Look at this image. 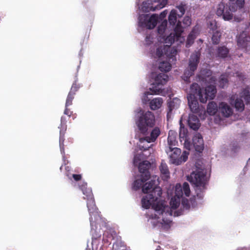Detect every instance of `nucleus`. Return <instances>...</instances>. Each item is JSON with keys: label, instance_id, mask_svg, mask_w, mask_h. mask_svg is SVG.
Here are the masks:
<instances>
[{"label": "nucleus", "instance_id": "nucleus-50", "mask_svg": "<svg viewBox=\"0 0 250 250\" xmlns=\"http://www.w3.org/2000/svg\"><path fill=\"white\" fill-rule=\"evenodd\" d=\"M68 106H65V110L64 111V114L67 115L68 117H71L73 114V111H71Z\"/></svg>", "mask_w": 250, "mask_h": 250}, {"label": "nucleus", "instance_id": "nucleus-11", "mask_svg": "<svg viewBox=\"0 0 250 250\" xmlns=\"http://www.w3.org/2000/svg\"><path fill=\"white\" fill-rule=\"evenodd\" d=\"M250 89L248 87L244 89L242 93L241 98H237L234 101V105L236 110L242 112L244 110L245 104L242 98L245 100L246 104L250 102Z\"/></svg>", "mask_w": 250, "mask_h": 250}, {"label": "nucleus", "instance_id": "nucleus-15", "mask_svg": "<svg viewBox=\"0 0 250 250\" xmlns=\"http://www.w3.org/2000/svg\"><path fill=\"white\" fill-rule=\"evenodd\" d=\"M237 44L239 48L247 50L250 46V36L245 31L240 33L237 38Z\"/></svg>", "mask_w": 250, "mask_h": 250}, {"label": "nucleus", "instance_id": "nucleus-53", "mask_svg": "<svg viewBox=\"0 0 250 250\" xmlns=\"http://www.w3.org/2000/svg\"><path fill=\"white\" fill-rule=\"evenodd\" d=\"M110 234L111 235V237H112L111 239H113L115 236L116 235V233L115 231L111 230Z\"/></svg>", "mask_w": 250, "mask_h": 250}, {"label": "nucleus", "instance_id": "nucleus-39", "mask_svg": "<svg viewBox=\"0 0 250 250\" xmlns=\"http://www.w3.org/2000/svg\"><path fill=\"white\" fill-rule=\"evenodd\" d=\"M228 83V81L226 76L224 75H221L219 81V86L223 88Z\"/></svg>", "mask_w": 250, "mask_h": 250}, {"label": "nucleus", "instance_id": "nucleus-47", "mask_svg": "<svg viewBox=\"0 0 250 250\" xmlns=\"http://www.w3.org/2000/svg\"><path fill=\"white\" fill-rule=\"evenodd\" d=\"M182 204L184 208L186 209H188L190 208V205L187 199L183 200L182 201Z\"/></svg>", "mask_w": 250, "mask_h": 250}, {"label": "nucleus", "instance_id": "nucleus-28", "mask_svg": "<svg viewBox=\"0 0 250 250\" xmlns=\"http://www.w3.org/2000/svg\"><path fill=\"white\" fill-rule=\"evenodd\" d=\"M218 111L217 104L214 102H209L207 106V112L209 115H214Z\"/></svg>", "mask_w": 250, "mask_h": 250}, {"label": "nucleus", "instance_id": "nucleus-33", "mask_svg": "<svg viewBox=\"0 0 250 250\" xmlns=\"http://www.w3.org/2000/svg\"><path fill=\"white\" fill-rule=\"evenodd\" d=\"M82 86L81 83H78V80L77 78L73 82L69 92H71V93L76 94V92L78 91L80 88Z\"/></svg>", "mask_w": 250, "mask_h": 250}, {"label": "nucleus", "instance_id": "nucleus-45", "mask_svg": "<svg viewBox=\"0 0 250 250\" xmlns=\"http://www.w3.org/2000/svg\"><path fill=\"white\" fill-rule=\"evenodd\" d=\"M142 158V156L141 154H136L134 156V159H133V164L134 166H137L138 164L139 165L141 163H139V162L141 161Z\"/></svg>", "mask_w": 250, "mask_h": 250}, {"label": "nucleus", "instance_id": "nucleus-1", "mask_svg": "<svg viewBox=\"0 0 250 250\" xmlns=\"http://www.w3.org/2000/svg\"><path fill=\"white\" fill-rule=\"evenodd\" d=\"M142 191L144 193L147 194L142 199V207L147 209L152 206L156 212L154 214H148L149 218L152 219L159 218V215L162 214L165 210L164 203L157 201L162 194L161 188L156 186L154 180H151L143 186Z\"/></svg>", "mask_w": 250, "mask_h": 250}, {"label": "nucleus", "instance_id": "nucleus-44", "mask_svg": "<svg viewBox=\"0 0 250 250\" xmlns=\"http://www.w3.org/2000/svg\"><path fill=\"white\" fill-rule=\"evenodd\" d=\"M177 8L179 12V13H177V16L179 17H181L185 13V9L184 7V5L181 4L180 5L177 6Z\"/></svg>", "mask_w": 250, "mask_h": 250}, {"label": "nucleus", "instance_id": "nucleus-55", "mask_svg": "<svg viewBox=\"0 0 250 250\" xmlns=\"http://www.w3.org/2000/svg\"><path fill=\"white\" fill-rule=\"evenodd\" d=\"M239 148V147L238 146H233V148H232V150L234 152H236L237 149H238Z\"/></svg>", "mask_w": 250, "mask_h": 250}, {"label": "nucleus", "instance_id": "nucleus-38", "mask_svg": "<svg viewBox=\"0 0 250 250\" xmlns=\"http://www.w3.org/2000/svg\"><path fill=\"white\" fill-rule=\"evenodd\" d=\"M75 94L73 93H71V92H69L67 95L65 106H69L72 104V101L74 98Z\"/></svg>", "mask_w": 250, "mask_h": 250}, {"label": "nucleus", "instance_id": "nucleus-21", "mask_svg": "<svg viewBox=\"0 0 250 250\" xmlns=\"http://www.w3.org/2000/svg\"><path fill=\"white\" fill-rule=\"evenodd\" d=\"M188 123L189 127L194 130L198 129L200 126L199 119L197 116L192 114L189 115Z\"/></svg>", "mask_w": 250, "mask_h": 250}, {"label": "nucleus", "instance_id": "nucleus-20", "mask_svg": "<svg viewBox=\"0 0 250 250\" xmlns=\"http://www.w3.org/2000/svg\"><path fill=\"white\" fill-rule=\"evenodd\" d=\"M188 101V104L190 109V111L197 114L202 113L201 108L200 107L197 98H187Z\"/></svg>", "mask_w": 250, "mask_h": 250}, {"label": "nucleus", "instance_id": "nucleus-62", "mask_svg": "<svg viewBox=\"0 0 250 250\" xmlns=\"http://www.w3.org/2000/svg\"><path fill=\"white\" fill-rule=\"evenodd\" d=\"M249 25L250 26V22H249Z\"/></svg>", "mask_w": 250, "mask_h": 250}, {"label": "nucleus", "instance_id": "nucleus-57", "mask_svg": "<svg viewBox=\"0 0 250 250\" xmlns=\"http://www.w3.org/2000/svg\"><path fill=\"white\" fill-rule=\"evenodd\" d=\"M237 76L240 77L241 79L243 80L244 76L242 73L239 74L237 75Z\"/></svg>", "mask_w": 250, "mask_h": 250}, {"label": "nucleus", "instance_id": "nucleus-2", "mask_svg": "<svg viewBox=\"0 0 250 250\" xmlns=\"http://www.w3.org/2000/svg\"><path fill=\"white\" fill-rule=\"evenodd\" d=\"M188 180L195 185L196 196L198 199L203 198V193L206 189V174L203 169H199L193 171Z\"/></svg>", "mask_w": 250, "mask_h": 250}, {"label": "nucleus", "instance_id": "nucleus-32", "mask_svg": "<svg viewBox=\"0 0 250 250\" xmlns=\"http://www.w3.org/2000/svg\"><path fill=\"white\" fill-rule=\"evenodd\" d=\"M177 12L176 10H172L168 16V21L170 24L174 25L177 21Z\"/></svg>", "mask_w": 250, "mask_h": 250}, {"label": "nucleus", "instance_id": "nucleus-31", "mask_svg": "<svg viewBox=\"0 0 250 250\" xmlns=\"http://www.w3.org/2000/svg\"><path fill=\"white\" fill-rule=\"evenodd\" d=\"M171 68V65L167 62L163 61L160 63L159 69L162 72H168Z\"/></svg>", "mask_w": 250, "mask_h": 250}, {"label": "nucleus", "instance_id": "nucleus-7", "mask_svg": "<svg viewBox=\"0 0 250 250\" xmlns=\"http://www.w3.org/2000/svg\"><path fill=\"white\" fill-rule=\"evenodd\" d=\"M168 80L167 75L164 73H160L155 78V82L153 83L151 87L149 88V91L146 92L145 94L146 96L148 95L160 94L162 92V86L165 84Z\"/></svg>", "mask_w": 250, "mask_h": 250}, {"label": "nucleus", "instance_id": "nucleus-18", "mask_svg": "<svg viewBox=\"0 0 250 250\" xmlns=\"http://www.w3.org/2000/svg\"><path fill=\"white\" fill-rule=\"evenodd\" d=\"M170 47L169 46H163L157 48L156 51V56L157 57L160 58L161 57L166 55L169 61L170 59H173V55L172 54V51H170Z\"/></svg>", "mask_w": 250, "mask_h": 250}, {"label": "nucleus", "instance_id": "nucleus-36", "mask_svg": "<svg viewBox=\"0 0 250 250\" xmlns=\"http://www.w3.org/2000/svg\"><path fill=\"white\" fill-rule=\"evenodd\" d=\"M172 131H169L168 133V136L167 138V142L169 145L168 147H172L173 146L175 145V136L173 135Z\"/></svg>", "mask_w": 250, "mask_h": 250}, {"label": "nucleus", "instance_id": "nucleus-43", "mask_svg": "<svg viewBox=\"0 0 250 250\" xmlns=\"http://www.w3.org/2000/svg\"><path fill=\"white\" fill-rule=\"evenodd\" d=\"M167 25V21H164L158 27V32L159 34H162L166 30Z\"/></svg>", "mask_w": 250, "mask_h": 250}, {"label": "nucleus", "instance_id": "nucleus-30", "mask_svg": "<svg viewBox=\"0 0 250 250\" xmlns=\"http://www.w3.org/2000/svg\"><path fill=\"white\" fill-rule=\"evenodd\" d=\"M179 37H177L175 33H171L165 39V43L168 44L166 46H169L175 42V40L178 41Z\"/></svg>", "mask_w": 250, "mask_h": 250}, {"label": "nucleus", "instance_id": "nucleus-29", "mask_svg": "<svg viewBox=\"0 0 250 250\" xmlns=\"http://www.w3.org/2000/svg\"><path fill=\"white\" fill-rule=\"evenodd\" d=\"M196 32L194 29H193L187 37V41L186 42V47L188 48L192 45V44L194 42V40L196 39Z\"/></svg>", "mask_w": 250, "mask_h": 250}, {"label": "nucleus", "instance_id": "nucleus-3", "mask_svg": "<svg viewBox=\"0 0 250 250\" xmlns=\"http://www.w3.org/2000/svg\"><path fill=\"white\" fill-rule=\"evenodd\" d=\"M151 163L148 161H144L138 166L139 171L140 173V178L135 180L132 184V189L137 191L142 188L144 184L150 178L149 169Z\"/></svg>", "mask_w": 250, "mask_h": 250}, {"label": "nucleus", "instance_id": "nucleus-6", "mask_svg": "<svg viewBox=\"0 0 250 250\" xmlns=\"http://www.w3.org/2000/svg\"><path fill=\"white\" fill-rule=\"evenodd\" d=\"M166 151L169 155L170 163L176 165H180L186 162L189 154L188 152L184 151L181 155V150L178 147H168Z\"/></svg>", "mask_w": 250, "mask_h": 250}, {"label": "nucleus", "instance_id": "nucleus-12", "mask_svg": "<svg viewBox=\"0 0 250 250\" xmlns=\"http://www.w3.org/2000/svg\"><path fill=\"white\" fill-rule=\"evenodd\" d=\"M88 194L86 195L87 202V207L89 211V213L90 215L89 218L90 225L91 227L94 225V221L93 220L92 215H98V208L96 206L95 200L92 194V191L88 190L87 191Z\"/></svg>", "mask_w": 250, "mask_h": 250}, {"label": "nucleus", "instance_id": "nucleus-58", "mask_svg": "<svg viewBox=\"0 0 250 250\" xmlns=\"http://www.w3.org/2000/svg\"><path fill=\"white\" fill-rule=\"evenodd\" d=\"M170 215H172V211H170Z\"/></svg>", "mask_w": 250, "mask_h": 250}, {"label": "nucleus", "instance_id": "nucleus-8", "mask_svg": "<svg viewBox=\"0 0 250 250\" xmlns=\"http://www.w3.org/2000/svg\"><path fill=\"white\" fill-rule=\"evenodd\" d=\"M236 9L235 6L221 2L217 6L216 13L218 16H222L225 21H229L232 19V12L235 11Z\"/></svg>", "mask_w": 250, "mask_h": 250}, {"label": "nucleus", "instance_id": "nucleus-52", "mask_svg": "<svg viewBox=\"0 0 250 250\" xmlns=\"http://www.w3.org/2000/svg\"><path fill=\"white\" fill-rule=\"evenodd\" d=\"M72 177L75 181H79L82 179V176L81 174H72Z\"/></svg>", "mask_w": 250, "mask_h": 250}, {"label": "nucleus", "instance_id": "nucleus-24", "mask_svg": "<svg viewBox=\"0 0 250 250\" xmlns=\"http://www.w3.org/2000/svg\"><path fill=\"white\" fill-rule=\"evenodd\" d=\"M212 30V41L214 44H218L220 41L221 33L220 31L217 30V26L214 25L211 27Z\"/></svg>", "mask_w": 250, "mask_h": 250}, {"label": "nucleus", "instance_id": "nucleus-22", "mask_svg": "<svg viewBox=\"0 0 250 250\" xmlns=\"http://www.w3.org/2000/svg\"><path fill=\"white\" fill-rule=\"evenodd\" d=\"M219 110L222 115L225 117H229L233 113L232 109L225 102H221L219 104Z\"/></svg>", "mask_w": 250, "mask_h": 250}, {"label": "nucleus", "instance_id": "nucleus-60", "mask_svg": "<svg viewBox=\"0 0 250 250\" xmlns=\"http://www.w3.org/2000/svg\"><path fill=\"white\" fill-rule=\"evenodd\" d=\"M213 25V24L211 23H210V26H212Z\"/></svg>", "mask_w": 250, "mask_h": 250}, {"label": "nucleus", "instance_id": "nucleus-23", "mask_svg": "<svg viewBox=\"0 0 250 250\" xmlns=\"http://www.w3.org/2000/svg\"><path fill=\"white\" fill-rule=\"evenodd\" d=\"M159 169L162 174V178L164 180H167L170 177V172L167 165L164 163V161H162L161 165L159 167Z\"/></svg>", "mask_w": 250, "mask_h": 250}, {"label": "nucleus", "instance_id": "nucleus-42", "mask_svg": "<svg viewBox=\"0 0 250 250\" xmlns=\"http://www.w3.org/2000/svg\"><path fill=\"white\" fill-rule=\"evenodd\" d=\"M79 187L83 191V194L86 196L88 194L87 191L88 190L91 191L90 189L87 188V183L84 182H83L80 184Z\"/></svg>", "mask_w": 250, "mask_h": 250}, {"label": "nucleus", "instance_id": "nucleus-48", "mask_svg": "<svg viewBox=\"0 0 250 250\" xmlns=\"http://www.w3.org/2000/svg\"><path fill=\"white\" fill-rule=\"evenodd\" d=\"M207 78L208 80L207 79V78H205V80H204V78H203L202 81H205L206 82H207L208 80L209 81V83H214L216 81V79L214 77L212 76H209L208 75L207 77Z\"/></svg>", "mask_w": 250, "mask_h": 250}, {"label": "nucleus", "instance_id": "nucleus-46", "mask_svg": "<svg viewBox=\"0 0 250 250\" xmlns=\"http://www.w3.org/2000/svg\"><path fill=\"white\" fill-rule=\"evenodd\" d=\"M183 24L186 26H188L190 25L191 23V18L188 16L185 17L183 21Z\"/></svg>", "mask_w": 250, "mask_h": 250}, {"label": "nucleus", "instance_id": "nucleus-35", "mask_svg": "<svg viewBox=\"0 0 250 250\" xmlns=\"http://www.w3.org/2000/svg\"><path fill=\"white\" fill-rule=\"evenodd\" d=\"M183 30L181 26V23L180 21L177 23V24L174 28V32L176 35L177 37H180Z\"/></svg>", "mask_w": 250, "mask_h": 250}, {"label": "nucleus", "instance_id": "nucleus-41", "mask_svg": "<svg viewBox=\"0 0 250 250\" xmlns=\"http://www.w3.org/2000/svg\"><path fill=\"white\" fill-rule=\"evenodd\" d=\"M170 205L172 209H175L179 207L180 201L179 200L172 198L170 201Z\"/></svg>", "mask_w": 250, "mask_h": 250}, {"label": "nucleus", "instance_id": "nucleus-54", "mask_svg": "<svg viewBox=\"0 0 250 250\" xmlns=\"http://www.w3.org/2000/svg\"><path fill=\"white\" fill-rule=\"evenodd\" d=\"M243 19V18H242L241 17H239V18H236L235 17H234L235 21H237V22H239V21H242Z\"/></svg>", "mask_w": 250, "mask_h": 250}, {"label": "nucleus", "instance_id": "nucleus-13", "mask_svg": "<svg viewBox=\"0 0 250 250\" xmlns=\"http://www.w3.org/2000/svg\"><path fill=\"white\" fill-rule=\"evenodd\" d=\"M217 90L216 86L210 84L207 86L205 89H203V93L200 98V102L206 103L208 100L213 99L216 95Z\"/></svg>", "mask_w": 250, "mask_h": 250}, {"label": "nucleus", "instance_id": "nucleus-14", "mask_svg": "<svg viewBox=\"0 0 250 250\" xmlns=\"http://www.w3.org/2000/svg\"><path fill=\"white\" fill-rule=\"evenodd\" d=\"M67 120L65 117L62 116L61 119L60 128L59 145L62 153L64 154V136L67 129Z\"/></svg>", "mask_w": 250, "mask_h": 250}, {"label": "nucleus", "instance_id": "nucleus-25", "mask_svg": "<svg viewBox=\"0 0 250 250\" xmlns=\"http://www.w3.org/2000/svg\"><path fill=\"white\" fill-rule=\"evenodd\" d=\"M160 134V129L156 127L151 131L150 136H147L145 137V140L148 143L154 142L155 141L157 137Z\"/></svg>", "mask_w": 250, "mask_h": 250}, {"label": "nucleus", "instance_id": "nucleus-56", "mask_svg": "<svg viewBox=\"0 0 250 250\" xmlns=\"http://www.w3.org/2000/svg\"><path fill=\"white\" fill-rule=\"evenodd\" d=\"M181 214H182V213H181V212H175L174 213V216H178L180 215Z\"/></svg>", "mask_w": 250, "mask_h": 250}, {"label": "nucleus", "instance_id": "nucleus-19", "mask_svg": "<svg viewBox=\"0 0 250 250\" xmlns=\"http://www.w3.org/2000/svg\"><path fill=\"white\" fill-rule=\"evenodd\" d=\"M184 193L186 196H189L190 195V188L189 185L188 183L185 182L183 185V188H181V185L178 184L176 186L175 194L178 198L182 196L183 193Z\"/></svg>", "mask_w": 250, "mask_h": 250}, {"label": "nucleus", "instance_id": "nucleus-17", "mask_svg": "<svg viewBox=\"0 0 250 250\" xmlns=\"http://www.w3.org/2000/svg\"><path fill=\"white\" fill-rule=\"evenodd\" d=\"M192 142L195 150L202 152L204 148V144L201 135L199 133L196 134L192 139Z\"/></svg>", "mask_w": 250, "mask_h": 250}, {"label": "nucleus", "instance_id": "nucleus-4", "mask_svg": "<svg viewBox=\"0 0 250 250\" xmlns=\"http://www.w3.org/2000/svg\"><path fill=\"white\" fill-rule=\"evenodd\" d=\"M155 123V119L154 114L149 111L143 112L139 117L136 122V125L140 132L145 134L147 130L148 127H153Z\"/></svg>", "mask_w": 250, "mask_h": 250}, {"label": "nucleus", "instance_id": "nucleus-40", "mask_svg": "<svg viewBox=\"0 0 250 250\" xmlns=\"http://www.w3.org/2000/svg\"><path fill=\"white\" fill-rule=\"evenodd\" d=\"M174 101H175V103H178V104H179V103L180 102V100L179 99H176L174 100L170 101L168 104V112L167 113V115L169 113H171V111H172V110L175 108V104H174V103H175Z\"/></svg>", "mask_w": 250, "mask_h": 250}, {"label": "nucleus", "instance_id": "nucleus-16", "mask_svg": "<svg viewBox=\"0 0 250 250\" xmlns=\"http://www.w3.org/2000/svg\"><path fill=\"white\" fill-rule=\"evenodd\" d=\"M203 93V88H201L200 85L196 83H193L190 87L189 93L188 95L187 98H197L198 97L200 101L201 96H202Z\"/></svg>", "mask_w": 250, "mask_h": 250}, {"label": "nucleus", "instance_id": "nucleus-37", "mask_svg": "<svg viewBox=\"0 0 250 250\" xmlns=\"http://www.w3.org/2000/svg\"><path fill=\"white\" fill-rule=\"evenodd\" d=\"M232 4V5L235 6V7L242 8L245 4V0H229Z\"/></svg>", "mask_w": 250, "mask_h": 250}, {"label": "nucleus", "instance_id": "nucleus-61", "mask_svg": "<svg viewBox=\"0 0 250 250\" xmlns=\"http://www.w3.org/2000/svg\"><path fill=\"white\" fill-rule=\"evenodd\" d=\"M62 166L60 167V169H62Z\"/></svg>", "mask_w": 250, "mask_h": 250}, {"label": "nucleus", "instance_id": "nucleus-51", "mask_svg": "<svg viewBox=\"0 0 250 250\" xmlns=\"http://www.w3.org/2000/svg\"><path fill=\"white\" fill-rule=\"evenodd\" d=\"M184 141V147L188 150H189L190 149V143L187 139H186L185 140H183Z\"/></svg>", "mask_w": 250, "mask_h": 250}, {"label": "nucleus", "instance_id": "nucleus-59", "mask_svg": "<svg viewBox=\"0 0 250 250\" xmlns=\"http://www.w3.org/2000/svg\"><path fill=\"white\" fill-rule=\"evenodd\" d=\"M163 14V15H165V12H164L163 13H161V15H162Z\"/></svg>", "mask_w": 250, "mask_h": 250}, {"label": "nucleus", "instance_id": "nucleus-49", "mask_svg": "<svg viewBox=\"0 0 250 250\" xmlns=\"http://www.w3.org/2000/svg\"><path fill=\"white\" fill-rule=\"evenodd\" d=\"M152 39H153V38L151 37L150 35H146V39H145V41H146V43L148 45H149L151 43H152L153 42Z\"/></svg>", "mask_w": 250, "mask_h": 250}, {"label": "nucleus", "instance_id": "nucleus-9", "mask_svg": "<svg viewBox=\"0 0 250 250\" xmlns=\"http://www.w3.org/2000/svg\"><path fill=\"white\" fill-rule=\"evenodd\" d=\"M167 3V0H146L142 3V10L145 12L154 11L163 8Z\"/></svg>", "mask_w": 250, "mask_h": 250}, {"label": "nucleus", "instance_id": "nucleus-34", "mask_svg": "<svg viewBox=\"0 0 250 250\" xmlns=\"http://www.w3.org/2000/svg\"><path fill=\"white\" fill-rule=\"evenodd\" d=\"M180 130H179V138L181 140V141L182 142V140H181L182 139L183 140H185V139H187L188 133H187V130L185 128V127L184 126H183V125L182 123L181 120L180 122Z\"/></svg>", "mask_w": 250, "mask_h": 250}, {"label": "nucleus", "instance_id": "nucleus-5", "mask_svg": "<svg viewBox=\"0 0 250 250\" xmlns=\"http://www.w3.org/2000/svg\"><path fill=\"white\" fill-rule=\"evenodd\" d=\"M201 53L199 51H195L191 54L189 59L188 66L185 70L182 76L183 80L187 83H190V77L194 75L200 62Z\"/></svg>", "mask_w": 250, "mask_h": 250}, {"label": "nucleus", "instance_id": "nucleus-27", "mask_svg": "<svg viewBox=\"0 0 250 250\" xmlns=\"http://www.w3.org/2000/svg\"><path fill=\"white\" fill-rule=\"evenodd\" d=\"M229 53V49L225 46L218 47L217 50L216 57L220 58H225L227 57Z\"/></svg>", "mask_w": 250, "mask_h": 250}, {"label": "nucleus", "instance_id": "nucleus-10", "mask_svg": "<svg viewBox=\"0 0 250 250\" xmlns=\"http://www.w3.org/2000/svg\"><path fill=\"white\" fill-rule=\"evenodd\" d=\"M158 17L156 14H153L150 17L147 15H144L139 19L140 26L147 29H153L157 25Z\"/></svg>", "mask_w": 250, "mask_h": 250}, {"label": "nucleus", "instance_id": "nucleus-26", "mask_svg": "<svg viewBox=\"0 0 250 250\" xmlns=\"http://www.w3.org/2000/svg\"><path fill=\"white\" fill-rule=\"evenodd\" d=\"M163 103L162 98H156L152 99L149 103V106L152 110H155L160 108Z\"/></svg>", "mask_w": 250, "mask_h": 250}]
</instances>
